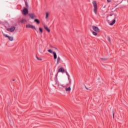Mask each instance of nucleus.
<instances>
[{"mask_svg": "<svg viewBox=\"0 0 128 128\" xmlns=\"http://www.w3.org/2000/svg\"><path fill=\"white\" fill-rule=\"evenodd\" d=\"M50 32V30L49 29L48 30V32Z\"/></svg>", "mask_w": 128, "mask_h": 128, "instance_id": "30", "label": "nucleus"}, {"mask_svg": "<svg viewBox=\"0 0 128 128\" xmlns=\"http://www.w3.org/2000/svg\"><path fill=\"white\" fill-rule=\"evenodd\" d=\"M40 31V32L41 34H42L43 30L42 28H39Z\"/></svg>", "mask_w": 128, "mask_h": 128, "instance_id": "17", "label": "nucleus"}, {"mask_svg": "<svg viewBox=\"0 0 128 128\" xmlns=\"http://www.w3.org/2000/svg\"><path fill=\"white\" fill-rule=\"evenodd\" d=\"M100 59H101V60H106V58L104 59V58H101Z\"/></svg>", "mask_w": 128, "mask_h": 128, "instance_id": "27", "label": "nucleus"}, {"mask_svg": "<svg viewBox=\"0 0 128 128\" xmlns=\"http://www.w3.org/2000/svg\"><path fill=\"white\" fill-rule=\"evenodd\" d=\"M48 12H46V18H48Z\"/></svg>", "mask_w": 128, "mask_h": 128, "instance_id": "21", "label": "nucleus"}, {"mask_svg": "<svg viewBox=\"0 0 128 128\" xmlns=\"http://www.w3.org/2000/svg\"><path fill=\"white\" fill-rule=\"evenodd\" d=\"M108 2H112V0H107Z\"/></svg>", "mask_w": 128, "mask_h": 128, "instance_id": "24", "label": "nucleus"}, {"mask_svg": "<svg viewBox=\"0 0 128 128\" xmlns=\"http://www.w3.org/2000/svg\"><path fill=\"white\" fill-rule=\"evenodd\" d=\"M29 16L32 18V20H34V18H36V16L34 14L32 13L29 14Z\"/></svg>", "mask_w": 128, "mask_h": 128, "instance_id": "8", "label": "nucleus"}, {"mask_svg": "<svg viewBox=\"0 0 128 128\" xmlns=\"http://www.w3.org/2000/svg\"><path fill=\"white\" fill-rule=\"evenodd\" d=\"M92 4L94 6V12L95 14H98V4L96 3V1H93Z\"/></svg>", "mask_w": 128, "mask_h": 128, "instance_id": "2", "label": "nucleus"}, {"mask_svg": "<svg viewBox=\"0 0 128 128\" xmlns=\"http://www.w3.org/2000/svg\"><path fill=\"white\" fill-rule=\"evenodd\" d=\"M24 22V20H21V22L22 24V22Z\"/></svg>", "mask_w": 128, "mask_h": 128, "instance_id": "26", "label": "nucleus"}, {"mask_svg": "<svg viewBox=\"0 0 128 128\" xmlns=\"http://www.w3.org/2000/svg\"><path fill=\"white\" fill-rule=\"evenodd\" d=\"M55 82H56V85L57 86H62V85H61L60 84V82H58V80L57 78H56Z\"/></svg>", "mask_w": 128, "mask_h": 128, "instance_id": "9", "label": "nucleus"}, {"mask_svg": "<svg viewBox=\"0 0 128 128\" xmlns=\"http://www.w3.org/2000/svg\"><path fill=\"white\" fill-rule=\"evenodd\" d=\"M114 16V20H113L112 22L110 23V26H114L116 24V14H110L108 16Z\"/></svg>", "mask_w": 128, "mask_h": 128, "instance_id": "3", "label": "nucleus"}, {"mask_svg": "<svg viewBox=\"0 0 128 128\" xmlns=\"http://www.w3.org/2000/svg\"><path fill=\"white\" fill-rule=\"evenodd\" d=\"M4 34V36H5V38H8L10 40V41L14 40V38L12 36H10L4 34Z\"/></svg>", "mask_w": 128, "mask_h": 128, "instance_id": "7", "label": "nucleus"}, {"mask_svg": "<svg viewBox=\"0 0 128 128\" xmlns=\"http://www.w3.org/2000/svg\"><path fill=\"white\" fill-rule=\"evenodd\" d=\"M13 82H14V80H13Z\"/></svg>", "mask_w": 128, "mask_h": 128, "instance_id": "31", "label": "nucleus"}, {"mask_svg": "<svg viewBox=\"0 0 128 128\" xmlns=\"http://www.w3.org/2000/svg\"><path fill=\"white\" fill-rule=\"evenodd\" d=\"M48 52H50V54H54V52H52V50H49Z\"/></svg>", "mask_w": 128, "mask_h": 128, "instance_id": "18", "label": "nucleus"}, {"mask_svg": "<svg viewBox=\"0 0 128 128\" xmlns=\"http://www.w3.org/2000/svg\"><path fill=\"white\" fill-rule=\"evenodd\" d=\"M36 58L38 60H42V58H39L38 57H36Z\"/></svg>", "mask_w": 128, "mask_h": 128, "instance_id": "19", "label": "nucleus"}, {"mask_svg": "<svg viewBox=\"0 0 128 128\" xmlns=\"http://www.w3.org/2000/svg\"><path fill=\"white\" fill-rule=\"evenodd\" d=\"M44 28H45V30H47V32H48V26H46V25H44Z\"/></svg>", "mask_w": 128, "mask_h": 128, "instance_id": "14", "label": "nucleus"}, {"mask_svg": "<svg viewBox=\"0 0 128 128\" xmlns=\"http://www.w3.org/2000/svg\"><path fill=\"white\" fill-rule=\"evenodd\" d=\"M68 80H69L68 84H67V86H68V84H72V80L70 79V78H68Z\"/></svg>", "mask_w": 128, "mask_h": 128, "instance_id": "15", "label": "nucleus"}, {"mask_svg": "<svg viewBox=\"0 0 128 128\" xmlns=\"http://www.w3.org/2000/svg\"><path fill=\"white\" fill-rule=\"evenodd\" d=\"M53 54H54V60H56V58H57V56H56V53L54 52H53Z\"/></svg>", "mask_w": 128, "mask_h": 128, "instance_id": "11", "label": "nucleus"}, {"mask_svg": "<svg viewBox=\"0 0 128 128\" xmlns=\"http://www.w3.org/2000/svg\"><path fill=\"white\" fill-rule=\"evenodd\" d=\"M71 88H70V86H69L68 88H66V92H70Z\"/></svg>", "mask_w": 128, "mask_h": 128, "instance_id": "12", "label": "nucleus"}, {"mask_svg": "<svg viewBox=\"0 0 128 128\" xmlns=\"http://www.w3.org/2000/svg\"><path fill=\"white\" fill-rule=\"evenodd\" d=\"M66 74L68 76H69V75H68V72H66Z\"/></svg>", "mask_w": 128, "mask_h": 128, "instance_id": "25", "label": "nucleus"}, {"mask_svg": "<svg viewBox=\"0 0 128 128\" xmlns=\"http://www.w3.org/2000/svg\"><path fill=\"white\" fill-rule=\"evenodd\" d=\"M86 90H88V88L87 87H86Z\"/></svg>", "mask_w": 128, "mask_h": 128, "instance_id": "28", "label": "nucleus"}, {"mask_svg": "<svg viewBox=\"0 0 128 128\" xmlns=\"http://www.w3.org/2000/svg\"><path fill=\"white\" fill-rule=\"evenodd\" d=\"M113 118H114V113H113Z\"/></svg>", "mask_w": 128, "mask_h": 128, "instance_id": "29", "label": "nucleus"}, {"mask_svg": "<svg viewBox=\"0 0 128 128\" xmlns=\"http://www.w3.org/2000/svg\"><path fill=\"white\" fill-rule=\"evenodd\" d=\"M26 8H28V4L27 2H26Z\"/></svg>", "mask_w": 128, "mask_h": 128, "instance_id": "22", "label": "nucleus"}, {"mask_svg": "<svg viewBox=\"0 0 128 128\" xmlns=\"http://www.w3.org/2000/svg\"><path fill=\"white\" fill-rule=\"evenodd\" d=\"M26 28H32V30H36V28L34 26V25H32L30 24H28L26 25Z\"/></svg>", "mask_w": 128, "mask_h": 128, "instance_id": "4", "label": "nucleus"}, {"mask_svg": "<svg viewBox=\"0 0 128 128\" xmlns=\"http://www.w3.org/2000/svg\"><path fill=\"white\" fill-rule=\"evenodd\" d=\"M26 78H28V73L26 74Z\"/></svg>", "mask_w": 128, "mask_h": 128, "instance_id": "23", "label": "nucleus"}, {"mask_svg": "<svg viewBox=\"0 0 128 128\" xmlns=\"http://www.w3.org/2000/svg\"><path fill=\"white\" fill-rule=\"evenodd\" d=\"M14 30H16V27L12 26L10 28H7L8 32H14Z\"/></svg>", "mask_w": 128, "mask_h": 128, "instance_id": "6", "label": "nucleus"}, {"mask_svg": "<svg viewBox=\"0 0 128 128\" xmlns=\"http://www.w3.org/2000/svg\"><path fill=\"white\" fill-rule=\"evenodd\" d=\"M58 72H62V74H64V68H60L58 70Z\"/></svg>", "mask_w": 128, "mask_h": 128, "instance_id": "10", "label": "nucleus"}, {"mask_svg": "<svg viewBox=\"0 0 128 128\" xmlns=\"http://www.w3.org/2000/svg\"><path fill=\"white\" fill-rule=\"evenodd\" d=\"M34 22H37V24H40V20H38V19H35L34 20Z\"/></svg>", "mask_w": 128, "mask_h": 128, "instance_id": "16", "label": "nucleus"}, {"mask_svg": "<svg viewBox=\"0 0 128 128\" xmlns=\"http://www.w3.org/2000/svg\"><path fill=\"white\" fill-rule=\"evenodd\" d=\"M60 58L58 57L57 58V64H60Z\"/></svg>", "mask_w": 128, "mask_h": 128, "instance_id": "13", "label": "nucleus"}, {"mask_svg": "<svg viewBox=\"0 0 128 128\" xmlns=\"http://www.w3.org/2000/svg\"><path fill=\"white\" fill-rule=\"evenodd\" d=\"M108 42H110V38L108 37Z\"/></svg>", "mask_w": 128, "mask_h": 128, "instance_id": "20", "label": "nucleus"}, {"mask_svg": "<svg viewBox=\"0 0 128 128\" xmlns=\"http://www.w3.org/2000/svg\"><path fill=\"white\" fill-rule=\"evenodd\" d=\"M92 28L94 30L92 31V34L96 36H98V33L100 32V28L94 26H92Z\"/></svg>", "mask_w": 128, "mask_h": 128, "instance_id": "1", "label": "nucleus"}, {"mask_svg": "<svg viewBox=\"0 0 128 128\" xmlns=\"http://www.w3.org/2000/svg\"><path fill=\"white\" fill-rule=\"evenodd\" d=\"M28 14V10L26 8H24V10H22V14L24 16H26V14Z\"/></svg>", "mask_w": 128, "mask_h": 128, "instance_id": "5", "label": "nucleus"}, {"mask_svg": "<svg viewBox=\"0 0 128 128\" xmlns=\"http://www.w3.org/2000/svg\"><path fill=\"white\" fill-rule=\"evenodd\" d=\"M104 8H106V6H104Z\"/></svg>", "mask_w": 128, "mask_h": 128, "instance_id": "32", "label": "nucleus"}]
</instances>
